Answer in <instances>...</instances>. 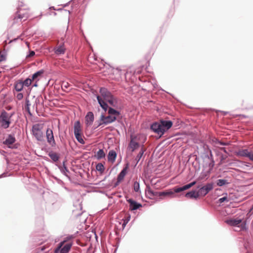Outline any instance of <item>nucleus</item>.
Returning <instances> with one entry per match:
<instances>
[{"label":"nucleus","instance_id":"obj_8","mask_svg":"<svg viewBox=\"0 0 253 253\" xmlns=\"http://www.w3.org/2000/svg\"><path fill=\"white\" fill-rule=\"evenodd\" d=\"M212 189H213V184L212 183L207 184L206 185L201 187L198 191L199 196L200 197H204Z\"/></svg>","mask_w":253,"mask_h":253},{"label":"nucleus","instance_id":"obj_25","mask_svg":"<svg viewBox=\"0 0 253 253\" xmlns=\"http://www.w3.org/2000/svg\"><path fill=\"white\" fill-rule=\"evenodd\" d=\"M105 156V154L103 149H99L96 153L95 157L98 160H100Z\"/></svg>","mask_w":253,"mask_h":253},{"label":"nucleus","instance_id":"obj_5","mask_svg":"<svg viewBox=\"0 0 253 253\" xmlns=\"http://www.w3.org/2000/svg\"><path fill=\"white\" fill-rule=\"evenodd\" d=\"M12 116V114H9L5 111L1 112L0 115V124L2 127L7 128L9 126Z\"/></svg>","mask_w":253,"mask_h":253},{"label":"nucleus","instance_id":"obj_36","mask_svg":"<svg viewBox=\"0 0 253 253\" xmlns=\"http://www.w3.org/2000/svg\"><path fill=\"white\" fill-rule=\"evenodd\" d=\"M65 48H56L54 52L57 54H63L65 52Z\"/></svg>","mask_w":253,"mask_h":253},{"label":"nucleus","instance_id":"obj_14","mask_svg":"<svg viewBox=\"0 0 253 253\" xmlns=\"http://www.w3.org/2000/svg\"><path fill=\"white\" fill-rule=\"evenodd\" d=\"M127 201L129 204V210L131 211L136 210L142 207L140 204L137 203L132 199L127 200Z\"/></svg>","mask_w":253,"mask_h":253},{"label":"nucleus","instance_id":"obj_29","mask_svg":"<svg viewBox=\"0 0 253 253\" xmlns=\"http://www.w3.org/2000/svg\"><path fill=\"white\" fill-rule=\"evenodd\" d=\"M130 219V215L128 213L126 214V216L125 218L123 219V227L125 228L126 224L128 222V221Z\"/></svg>","mask_w":253,"mask_h":253},{"label":"nucleus","instance_id":"obj_17","mask_svg":"<svg viewBox=\"0 0 253 253\" xmlns=\"http://www.w3.org/2000/svg\"><path fill=\"white\" fill-rule=\"evenodd\" d=\"M74 132L75 135L83 133L80 121H77L75 123Z\"/></svg>","mask_w":253,"mask_h":253},{"label":"nucleus","instance_id":"obj_47","mask_svg":"<svg viewBox=\"0 0 253 253\" xmlns=\"http://www.w3.org/2000/svg\"><path fill=\"white\" fill-rule=\"evenodd\" d=\"M58 47L61 48V47H61V46H60H60H59Z\"/></svg>","mask_w":253,"mask_h":253},{"label":"nucleus","instance_id":"obj_12","mask_svg":"<svg viewBox=\"0 0 253 253\" xmlns=\"http://www.w3.org/2000/svg\"><path fill=\"white\" fill-rule=\"evenodd\" d=\"M28 16L29 15L26 12L23 11L21 9H19L15 18L16 19V18H17L21 21H25L28 18Z\"/></svg>","mask_w":253,"mask_h":253},{"label":"nucleus","instance_id":"obj_42","mask_svg":"<svg viewBox=\"0 0 253 253\" xmlns=\"http://www.w3.org/2000/svg\"><path fill=\"white\" fill-rule=\"evenodd\" d=\"M250 160L253 161V153L252 152L251 153Z\"/></svg>","mask_w":253,"mask_h":253},{"label":"nucleus","instance_id":"obj_18","mask_svg":"<svg viewBox=\"0 0 253 253\" xmlns=\"http://www.w3.org/2000/svg\"><path fill=\"white\" fill-rule=\"evenodd\" d=\"M117 154L114 150H111L109 152L108 155V160L112 163H113L116 160Z\"/></svg>","mask_w":253,"mask_h":253},{"label":"nucleus","instance_id":"obj_32","mask_svg":"<svg viewBox=\"0 0 253 253\" xmlns=\"http://www.w3.org/2000/svg\"><path fill=\"white\" fill-rule=\"evenodd\" d=\"M227 183L226 180L224 179H218L217 181V185L219 186H222Z\"/></svg>","mask_w":253,"mask_h":253},{"label":"nucleus","instance_id":"obj_46","mask_svg":"<svg viewBox=\"0 0 253 253\" xmlns=\"http://www.w3.org/2000/svg\"><path fill=\"white\" fill-rule=\"evenodd\" d=\"M18 39H14V41H15L16 40H18Z\"/></svg>","mask_w":253,"mask_h":253},{"label":"nucleus","instance_id":"obj_23","mask_svg":"<svg viewBox=\"0 0 253 253\" xmlns=\"http://www.w3.org/2000/svg\"><path fill=\"white\" fill-rule=\"evenodd\" d=\"M15 141V138L12 135H9L4 141V143L10 147V145L12 144Z\"/></svg>","mask_w":253,"mask_h":253},{"label":"nucleus","instance_id":"obj_35","mask_svg":"<svg viewBox=\"0 0 253 253\" xmlns=\"http://www.w3.org/2000/svg\"><path fill=\"white\" fill-rule=\"evenodd\" d=\"M133 189L135 192H138L139 190V184L138 182L135 181L134 182Z\"/></svg>","mask_w":253,"mask_h":253},{"label":"nucleus","instance_id":"obj_1","mask_svg":"<svg viewBox=\"0 0 253 253\" xmlns=\"http://www.w3.org/2000/svg\"><path fill=\"white\" fill-rule=\"evenodd\" d=\"M100 95H97V99L100 106L104 110L108 108V105L106 102H108L110 105L115 106L117 103L116 99L113 96L111 93L104 87H101L99 90Z\"/></svg>","mask_w":253,"mask_h":253},{"label":"nucleus","instance_id":"obj_28","mask_svg":"<svg viewBox=\"0 0 253 253\" xmlns=\"http://www.w3.org/2000/svg\"><path fill=\"white\" fill-rule=\"evenodd\" d=\"M76 138L78 140V141L82 144H84L85 142L83 138V133L78 134L75 135Z\"/></svg>","mask_w":253,"mask_h":253},{"label":"nucleus","instance_id":"obj_2","mask_svg":"<svg viewBox=\"0 0 253 253\" xmlns=\"http://www.w3.org/2000/svg\"><path fill=\"white\" fill-rule=\"evenodd\" d=\"M172 125V123L170 121H161L159 123H153L151 126V128L154 132L161 136L169 129Z\"/></svg>","mask_w":253,"mask_h":253},{"label":"nucleus","instance_id":"obj_21","mask_svg":"<svg viewBox=\"0 0 253 253\" xmlns=\"http://www.w3.org/2000/svg\"><path fill=\"white\" fill-rule=\"evenodd\" d=\"M251 151L248 149H244L240 151L238 153L239 155L243 157H246L250 159Z\"/></svg>","mask_w":253,"mask_h":253},{"label":"nucleus","instance_id":"obj_44","mask_svg":"<svg viewBox=\"0 0 253 253\" xmlns=\"http://www.w3.org/2000/svg\"><path fill=\"white\" fill-rule=\"evenodd\" d=\"M33 86H38L37 82L36 83V81H35V84H34Z\"/></svg>","mask_w":253,"mask_h":253},{"label":"nucleus","instance_id":"obj_19","mask_svg":"<svg viewBox=\"0 0 253 253\" xmlns=\"http://www.w3.org/2000/svg\"><path fill=\"white\" fill-rule=\"evenodd\" d=\"M43 73V70H40L32 75V79L33 81H36V83L39 81L40 79L42 77V74Z\"/></svg>","mask_w":253,"mask_h":253},{"label":"nucleus","instance_id":"obj_16","mask_svg":"<svg viewBox=\"0 0 253 253\" xmlns=\"http://www.w3.org/2000/svg\"><path fill=\"white\" fill-rule=\"evenodd\" d=\"M85 123L87 126L92 125L94 121V115L91 112H89L87 113L85 116Z\"/></svg>","mask_w":253,"mask_h":253},{"label":"nucleus","instance_id":"obj_37","mask_svg":"<svg viewBox=\"0 0 253 253\" xmlns=\"http://www.w3.org/2000/svg\"><path fill=\"white\" fill-rule=\"evenodd\" d=\"M69 86V84L67 82H63L61 84V87L63 89H67Z\"/></svg>","mask_w":253,"mask_h":253},{"label":"nucleus","instance_id":"obj_9","mask_svg":"<svg viewBox=\"0 0 253 253\" xmlns=\"http://www.w3.org/2000/svg\"><path fill=\"white\" fill-rule=\"evenodd\" d=\"M46 137L47 142L52 146H54L56 144L54 140L53 131L51 129L47 128L46 131Z\"/></svg>","mask_w":253,"mask_h":253},{"label":"nucleus","instance_id":"obj_38","mask_svg":"<svg viewBox=\"0 0 253 253\" xmlns=\"http://www.w3.org/2000/svg\"><path fill=\"white\" fill-rule=\"evenodd\" d=\"M35 52L34 51H29V54L27 55L26 58H30L34 56Z\"/></svg>","mask_w":253,"mask_h":253},{"label":"nucleus","instance_id":"obj_24","mask_svg":"<svg viewBox=\"0 0 253 253\" xmlns=\"http://www.w3.org/2000/svg\"><path fill=\"white\" fill-rule=\"evenodd\" d=\"M96 169L100 174H102L105 170V167L102 163H98L96 166Z\"/></svg>","mask_w":253,"mask_h":253},{"label":"nucleus","instance_id":"obj_39","mask_svg":"<svg viewBox=\"0 0 253 253\" xmlns=\"http://www.w3.org/2000/svg\"><path fill=\"white\" fill-rule=\"evenodd\" d=\"M225 201H228L227 197H223L219 199V202L220 203H223V202H224Z\"/></svg>","mask_w":253,"mask_h":253},{"label":"nucleus","instance_id":"obj_22","mask_svg":"<svg viewBox=\"0 0 253 253\" xmlns=\"http://www.w3.org/2000/svg\"><path fill=\"white\" fill-rule=\"evenodd\" d=\"M23 84L21 81H17L14 84V88L17 91H21L23 88Z\"/></svg>","mask_w":253,"mask_h":253},{"label":"nucleus","instance_id":"obj_20","mask_svg":"<svg viewBox=\"0 0 253 253\" xmlns=\"http://www.w3.org/2000/svg\"><path fill=\"white\" fill-rule=\"evenodd\" d=\"M185 197L191 199L194 198L196 199L198 198L200 196L198 191H191L185 194Z\"/></svg>","mask_w":253,"mask_h":253},{"label":"nucleus","instance_id":"obj_27","mask_svg":"<svg viewBox=\"0 0 253 253\" xmlns=\"http://www.w3.org/2000/svg\"><path fill=\"white\" fill-rule=\"evenodd\" d=\"M158 196H166L172 195L173 194V192L171 190H169L167 191L160 192L158 193Z\"/></svg>","mask_w":253,"mask_h":253},{"label":"nucleus","instance_id":"obj_7","mask_svg":"<svg viewBox=\"0 0 253 253\" xmlns=\"http://www.w3.org/2000/svg\"><path fill=\"white\" fill-rule=\"evenodd\" d=\"M42 127V126L40 124H36L32 127V133L38 141L43 139Z\"/></svg>","mask_w":253,"mask_h":253},{"label":"nucleus","instance_id":"obj_13","mask_svg":"<svg viewBox=\"0 0 253 253\" xmlns=\"http://www.w3.org/2000/svg\"><path fill=\"white\" fill-rule=\"evenodd\" d=\"M158 193L154 192L148 186L147 187L145 190L146 196L150 199H153L155 196H158Z\"/></svg>","mask_w":253,"mask_h":253},{"label":"nucleus","instance_id":"obj_10","mask_svg":"<svg viewBox=\"0 0 253 253\" xmlns=\"http://www.w3.org/2000/svg\"><path fill=\"white\" fill-rule=\"evenodd\" d=\"M116 120V116H113L110 115L108 116L101 115L100 118V121H101V122L100 123L99 125H102L103 124L107 125L108 124H110L114 122Z\"/></svg>","mask_w":253,"mask_h":253},{"label":"nucleus","instance_id":"obj_34","mask_svg":"<svg viewBox=\"0 0 253 253\" xmlns=\"http://www.w3.org/2000/svg\"><path fill=\"white\" fill-rule=\"evenodd\" d=\"M49 156L50 158L53 160L54 161H58L59 157L58 155L56 153H52L49 154Z\"/></svg>","mask_w":253,"mask_h":253},{"label":"nucleus","instance_id":"obj_26","mask_svg":"<svg viewBox=\"0 0 253 253\" xmlns=\"http://www.w3.org/2000/svg\"><path fill=\"white\" fill-rule=\"evenodd\" d=\"M108 114L110 115L113 116H116V118H117V117L119 116L120 115V113L116 111V110L110 108L108 110Z\"/></svg>","mask_w":253,"mask_h":253},{"label":"nucleus","instance_id":"obj_41","mask_svg":"<svg viewBox=\"0 0 253 253\" xmlns=\"http://www.w3.org/2000/svg\"><path fill=\"white\" fill-rule=\"evenodd\" d=\"M114 72H116L117 74H119V78L121 77V71L118 70V69H116Z\"/></svg>","mask_w":253,"mask_h":253},{"label":"nucleus","instance_id":"obj_4","mask_svg":"<svg viewBox=\"0 0 253 253\" xmlns=\"http://www.w3.org/2000/svg\"><path fill=\"white\" fill-rule=\"evenodd\" d=\"M225 222L230 226L238 228L239 229L236 230L237 231H243L247 229L246 222L243 221L240 218H230L227 219Z\"/></svg>","mask_w":253,"mask_h":253},{"label":"nucleus","instance_id":"obj_3","mask_svg":"<svg viewBox=\"0 0 253 253\" xmlns=\"http://www.w3.org/2000/svg\"><path fill=\"white\" fill-rule=\"evenodd\" d=\"M145 139L146 137L143 134L131 135L130 136V141L129 143L128 148L131 151H134L139 147V143L140 142L144 143Z\"/></svg>","mask_w":253,"mask_h":253},{"label":"nucleus","instance_id":"obj_33","mask_svg":"<svg viewBox=\"0 0 253 253\" xmlns=\"http://www.w3.org/2000/svg\"><path fill=\"white\" fill-rule=\"evenodd\" d=\"M144 151H145V150L143 148H142L141 150L140 151L139 153H138V154L137 155V156H136V159L137 160L138 162L141 158L142 155H143V153H144Z\"/></svg>","mask_w":253,"mask_h":253},{"label":"nucleus","instance_id":"obj_40","mask_svg":"<svg viewBox=\"0 0 253 253\" xmlns=\"http://www.w3.org/2000/svg\"><path fill=\"white\" fill-rule=\"evenodd\" d=\"M16 97L18 100H21L23 98V95L21 93H19L17 94Z\"/></svg>","mask_w":253,"mask_h":253},{"label":"nucleus","instance_id":"obj_30","mask_svg":"<svg viewBox=\"0 0 253 253\" xmlns=\"http://www.w3.org/2000/svg\"><path fill=\"white\" fill-rule=\"evenodd\" d=\"M32 81H33L32 78H27L24 82H22V83L23 84V85L29 86L31 84Z\"/></svg>","mask_w":253,"mask_h":253},{"label":"nucleus","instance_id":"obj_43","mask_svg":"<svg viewBox=\"0 0 253 253\" xmlns=\"http://www.w3.org/2000/svg\"><path fill=\"white\" fill-rule=\"evenodd\" d=\"M27 109L29 110V101H27Z\"/></svg>","mask_w":253,"mask_h":253},{"label":"nucleus","instance_id":"obj_6","mask_svg":"<svg viewBox=\"0 0 253 253\" xmlns=\"http://www.w3.org/2000/svg\"><path fill=\"white\" fill-rule=\"evenodd\" d=\"M71 242H66L63 241L60 243L58 247L55 250V253H68L72 246Z\"/></svg>","mask_w":253,"mask_h":253},{"label":"nucleus","instance_id":"obj_45","mask_svg":"<svg viewBox=\"0 0 253 253\" xmlns=\"http://www.w3.org/2000/svg\"><path fill=\"white\" fill-rule=\"evenodd\" d=\"M25 44H26V45L29 47V45L28 44V43L27 42H25Z\"/></svg>","mask_w":253,"mask_h":253},{"label":"nucleus","instance_id":"obj_15","mask_svg":"<svg viewBox=\"0 0 253 253\" xmlns=\"http://www.w3.org/2000/svg\"><path fill=\"white\" fill-rule=\"evenodd\" d=\"M128 170V165L123 169L121 171L117 177V183L121 182L124 178Z\"/></svg>","mask_w":253,"mask_h":253},{"label":"nucleus","instance_id":"obj_31","mask_svg":"<svg viewBox=\"0 0 253 253\" xmlns=\"http://www.w3.org/2000/svg\"><path fill=\"white\" fill-rule=\"evenodd\" d=\"M6 55L4 50L0 52V62L5 60Z\"/></svg>","mask_w":253,"mask_h":253},{"label":"nucleus","instance_id":"obj_11","mask_svg":"<svg viewBox=\"0 0 253 253\" xmlns=\"http://www.w3.org/2000/svg\"><path fill=\"white\" fill-rule=\"evenodd\" d=\"M196 183V181H193L190 183H189V184L185 185L181 187H178V188L175 187L173 189L174 192L175 193H179L180 192L187 190V189L190 188L191 187H192L194 185H195Z\"/></svg>","mask_w":253,"mask_h":253}]
</instances>
